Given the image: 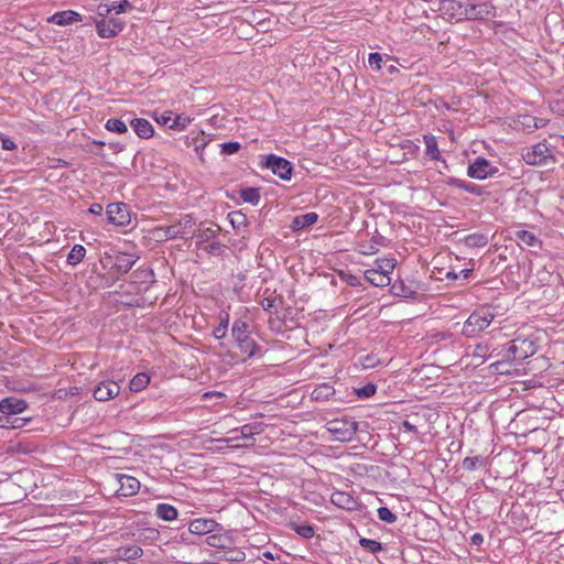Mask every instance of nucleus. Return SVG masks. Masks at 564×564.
I'll list each match as a JSON object with an SVG mask.
<instances>
[{"instance_id":"obj_2","label":"nucleus","mask_w":564,"mask_h":564,"mask_svg":"<svg viewBox=\"0 0 564 564\" xmlns=\"http://www.w3.org/2000/svg\"><path fill=\"white\" fill-rule=\"evenodd\" d=\"M231 336L239 350L251 358L260 355L261 347L250 337L249 324L240 318L236 319L231 327Z\"/></svg>"},{"instance_id":"obj_19","label":"nucleus","mask_w":564,"mask_h":564,"mask_svg":"<svg viewBox=\"0 0 564 564\" xmlns=\"http://www.w3.org/2000/svg\"><path fill=\"white\" fill-rule=\"evenodd\" d=\"M130 126L139 138L149 139L154 133L151 122L143 118H135L130 121Z\"/></svg>"},{"instance_id":"obj_49","label":"nucleus","mask_w":564,"mask_h":564,"mask_svg":"<svg viewBox=\"0 0 564 564\" xmlns=\"http://www.w3.org/2000/svg\"><path fill=\"white\" fill-rule=\"evenodd\" d=\"M140 536L144 541L155 542L160 538V531L154 528H145L141 531Z\"/></svg>"},{"instance_id":"obj_40","label":"nucleus","mask_w":564,"mask_h":564,"mask_svg":"<svg viewBox=\"0 0 564 564\" xmlns=\"http://www.w3.org/2000/svg\"><path fill=\"white\" fill-rule=\"evenodd\" d=\"M495 349L490 351V347L487 344H477L473 351V357L484 361L487 358H492Z\"/></svg>"},{"instance_id":"obj_14","label":"nucleus","mask_w":564,"mask_h":564,"mask_svg":"<svg viewBox=\"0 0 564 564\" xmlns=\"http://www.w3.org/2000/svg\"><path fill=\"white\" fill-rule=\"evenodd\" d=\"M120 393V386L112 380H105L98 383L94 389V398L97 401L106 402Z\"/></svg>"},{"instance_id":"obj_58","label":"nucleus","mask_w":564,"mask_h":564,"mask_svg":"<svg viewBox=\"0 0 564 564\" xmlns=\"http://www.w3.org/2000/svg\"><path fill=\"white\" fill-rule=\"evenodd\" d=\"M527 119L533 122L532 127L534 129H540V128H543L545 126V120L544 119L533 118V117H529V116H527Z\"/></svg>"},{"instance_id":"obj_52","label":"nucleus","mask_w":564,"mask_h":564,"mask_svg":"<svg viewBox=\"0 0 564 564\" xmlns=\"http://www.w3.org/2000/svg\"><path fill=\"white\" fill-rule=\"evenodd\" d=\"M188 123H189V118L176 116L173 119V122L170 124V128H177L180 130H183L187 127Z\"/></svg>"},{"instance_id":"obj_17","label":"nucleus","mask_w":564,"mask_h":564,"mask_svg":"<svg viewBox=\"0 0 564 564\" xmlns=\"http://www.w3.org/2000/svg\"><path fill=\"white\" fill-rule=\"evenodd\" d=\"M118 481L120 484L119 491L124 497L135 495L140 489V481L132 476L119 475Z\"/></svg>"},{"instance_id":"obj_27","label":"nucleus","mask_w":564,"mask_h":564,"mask_svg":"<svg viewBox=\"0 0 564 564\" xmlns=\"http://www.w3.org/2000/svg\"><path fill=\"white\" fill-rule=\"evenodd\" d=\"M219 560L241 563L246 560V553L242 550L231 545L223 551V553L219 555Z\"/></svg>"},{"instance_id":"obj_15","label":"nucleus","mask_w":564,"mask_h":564,"mask_svg":"<svg viewBox=\"0 0 564 564\" xmlns=\"http://www.w3.org/2000/svg\"><path fill=\"white\" fill-rule=\"evenodd\" d=\"M220 524L214 519L197 518L188 523V532L194 535H204L216 532Z\"/></svg>"},{"instance_id":"obj_28","label":"nucleus","mask_w":564,"mask_h":564,"mask_svg":"<svg viewBox=\"0 0 564 564\" xmlns=\"http://www.w3.org/2000/svg\"><path fill=\"white\" fill-rule=\"evenodd\" d=\"M240 197L245 203L257 206L260 202V189L258 187H246L240 189Z\"/></svg>"},{"instance_id":"obj_54","label":"nucleus","mask_w":564,"mask_h":564,"mask_svg":"<svg viewBox=\"0 0 564 564\" xmlns=\"http://www.w3.org/2000/svg\"><path fill=\"white\" fill-rule=\"evenodd\" d=\"M341 279L344 281H346L351 286L360 285L359 278L354 274H350V273L341 274Z\"/></svg>"},{"instance_id":"obj_43","label":"nucleus","mask_w":564,"mask_h":564,"mask_svg":"<svg viewBox=\"0 0 564 564\" xmlns=\"http://www.w3.org/2000/svg\"><path fill=\"white\" fill-rule=\"evenodd\" d=\"M31 419H18L15 421H7V416L0 413V427L2 429H21Z\"/></svg>"},{"instance_id":"obj_53","label":"nucleus","mask_w":564,"mask_h":564,"mask_svg":"<svg viewBox=\"0 0 564 564\" xmlns=\"http://www.w3.org/2000/svg\"><path fill=\"white\" fill-rule=\"evenodd\" d=\"M0 141L3 150L13 151L17 149V143L10 137L2 135Z\"/></svg>"},{"instance_id":"obj_30","label":"nucleus","mask_w":564,"mask_h":564,"mask_svg":"<svg viewBox=\"0 0 564 564\" xmlns=\"http://www.w3.org/2000/svg\"><path fill=\"white\" fill-rule=\"evenodd\" d=\"M216 227V229L213 227L195 229L192 232V237L198 238V245H200L202 242L208 241L217 236V232L220 230V228L218 226Z\"/></svg>"},{"instance_id":"obj_9","label":"nucleus","mask_w":564,"mask_h":564,"mask_svg":"<svg viewBox=\"0 0 564 564\" xmlns=\"http://www.w3.org/2000/svg\"><path fill=\"white\" fill-rule=\"evenodd\" d=\"M28 409V402L18 397H6L0 400V413L7 416V421H15V415L23 413Z\"/></svg>"},{"instance_id":"obj_37","label":"nucleus","mask_w":564,"mask_h":564,"mask_svg":"<svg viewBox=\"0 0 564 564\" xmlns=\"http://www.w3.org/2000/svg\"><path fill=\"white\" fill-rule=\"evenodd\" d=\"M228 220L235 229H240L247 226V216L239 210L229 213Z\"/></svg>"},{"instance_id":"obj_62","label":"nucleus","mask_w":564,"mask_h":564,"mask_svg":"<svg viewBox=\"0 0 564 564\" xmlns=\"http://www.w3.org/2000/svg\"><path fill=\"white\" fill-rule=\"evenodd\" d=\"M138 275L144 278V279H148V278H151L153 279L154 278V272L153 270L151 269H145V270H139L135 272Z\"/></svg>"},{"instance_id":"obj_13","label":"nucleus","mask_w":564,"mask_h":564,"mask_svg":"<svg viewBox=\"0 0 564 564\" xmlns=\"http://www.w3.org/2000/svg\"><path fill=\"white\" fill-rule=\"evenodd\" d=\"M106 258L111 261V269L121 274L128 273L139 259L138 256L126 252H116L112 256L107 254Z\"/></svg>"},{"instance_id":"obj_59","label":"nucleus","mask_w":564,"mask_h":564,"mask_svg":"<svg viewBox=\"0 0 564 564\" xmlns=\"http://www.w3.org/2000/svg\"><path fill=\"white\" fill-rule=\"evenodd\" d=\"M104 208L101 204L94 203L90 205L88 212L94 215H101Z\"/></svg>"},{"instance_id":"obj_5","label":"nucleus","mask_w":564,"mask_h":564,"mask_svg":"<svg viewBox=\"0 0 564 564\" xmlns=\"http://www.w3.org/2000/svg\"><path fill=\"white\" fill-rule=\"evenodd\" d=\"M262 166L270 170L283 181H289L292 177L293 166L291 162L275 154L265 155Z\"/></svg>"},{"instance_id":"obj_3","label":"nucleus","mask_w":564,"mask_h":564,"mask_svg":"<svg viewBox=\"0 0 564 564\" xmlns=\"http://www.w3.org/2000/svg\"><path fill=\"white\" fill-rule=\"evenodd\" d=\"M195 225L194 217L192 215H184L178 223L170 226L156 227L153 232L154 236L160 240H171L175 238L186 239V235Z\"/></svg>"},{"instance_id":"obj_55","label":"nucleus","mask_w":564,"mask_h":564,"mask_svg":"<svg viewBox=\"0 0 564 564\" xmlns=\"http://www.w3.org/2000/svg\"><path fill=\"white\" fill-rule=\"evenodd\" d=\"M113 11L112 9V4L111 6H108V4H99L98 6V15L101 17L102 19H106V17L111 12Z\"/></svg>"},{"instance_id":"obj_29","label":"nucleus","mask_w":564,"mask_h":564,"mask_svg":"<svg viewBox=\"0 0 564 564\" xmlns=\"http://www.w3.org/2000/svg\"><path fill=\"white\" fill-rule=\"evenodd\" d=\"M464 242L469 248H482L488 243V237L485 234H470L465 237Z\"/></svg>"},{"instance_id":"obj_34","label":"nucleus","mask_w":564,"mask_h":564,"mask_svg":"<svg viewBox=\"0 0 564 564\" xmlns=\"http://www.w3.org/2000/svg\"><path fill=\"white\" fill-rule=\"evenodd\" d=\"M485 465H486V458L480 455L473 456V457H466L462 462V467L468 471L476 470L478 468L484 467Z\"/></svg>"},{"instance_id":"obj_56","label":"nucleus","mask_w":564,"mask_h":564,"mask_svg":"<svg viewBox=\"0 0 564 564\" xmlns=\"http://www.w3.org/2000/svg\"><path fill=\"white\" fill-rule=\"evenodd\" d=\"M245 425L247 427H249L254 435L263 432V423H261V422H254V423H249V424H245Z\"/></svg>"},{"instance_id":"obj_16","label":"nucleus","mask_w":564,"mask_h":564,"mask_svg":"<svg viewBox=\"0 0 564 564\" xmlns=\"http://www.w3.org/2000/svg\"><path fill=\"white\" fill-rule=\"evenodd\" d=\"M82 20V15L73 10L59 11L48 18V22H53L61 26L72 24L74 22H80Z\"/></svg>"},{"instance_id":"obj_6","label":"nucleus","mask_w":564,"mask_h":564,"mask_svg":"<svg viewBox=\"0 0 564 564\" xmlns=\"http://www.w3.org/2000/svg\"><path fill=\"white\" fill-rule=\"evenodd\" d=\"M458 9L469 20H488L495 17V7L488 2L459 3Z\"/></svg>"},{"instance_id":"obj_61","label":"nucleus","mask_w":564,"mask_h":564,"mask_svg":"<svg viewBox=\"0 0 564 564\" xmlns=\"http://www.w3.org/2000/svg\"><path fill=\"white\" fill-rule=\"evenodd\" d=\"M402 427H403L405 431H408V432H412V433H415V434H417V433H419V431H417L416 426H415V425H413V424H412L411 422H409V421H403V422H402Z\"/></svg>"},{"instance_id":"obj_11","label":"nucleus","mask_w":564,"mask_h":564,"mask_svg":"<svg viewBox=\"0 0 564 564\" xmlns=\"http://www.w3.org/2000/svg\"><path fill=\"white\" fill-rule=\"evenodd\" d=\"M124 26V22L120 19H101L96 21L97 34L102 39H111L118 35Z\"/></svg>"},{"instance_id":"obj_47","label":"nucleus","mask_w":564,"mask_h":564,"mask_svg":"<svg viewBox=\"0 0 564 564\" xmlns=\"http://www.w3.org/2000/svg\"><path fill=\"white\" fill-rule=\"evenodd\" d=\"M204 250L213 256H223L226 250V246L219 241H214L204 247Z\"/></svg>"},{"instance_id":"obj_4","label":"nucleus","mask_w":564,"mask_h":564,"mask_svg":"<svg viewBox=\"0 0 564 564\" xmlns=\"http://www.w3.org/2000/svg\"><path fill=\"white\" fill-rule=\"evenodd\" d=\"M506 358L508 360H524L535 352V344L529 338L518 336L507 344Z\"/></svg>"},{"instance_id":"obj_39","label":"nucleus","mask_w":564,"mask_h":564,"mask_svg":"<svg viewBox=\"0 0 564 564\" xmlns=\"http://www.w3.org/2000/svg\"><path fill=\"white\" fill-rule=\"evenodd\" d=\"M228 324H229V314H227V313H225L224 315L220 314V323L213 332V335L216 339H223L226 337L227 330H228Z\"/></svg>"},{"instance_id":"obj_1","label":"nucleus","mask_w":564,"mask_h":564,"mask_svg":"<svg viewBox=\"0 0 564 564\" xmlns=\"http://www.w3.org/2000/svg\"><path fill=\"white\" fill-rule=\"evenodd\" d=\"M495 317L496 313L492 307L481 306L475 310L465 321L462 334L467 338H474L489 327Z\"/></svg>"},{"instance_id":"obj_57","label":"nucleus","mask_w":564,"mask_h":564,"mask_svg":"<svg viewBox=\"0 0 564 564\" xmlns=\"http://www.w3.org/2000/svg\"><path fill=\"white\" fill-rule=\"evenodd\" d=\"M254 436V434L252 433V431L247 427L246 425H242L241 429H240V437L242 440H252Z\"/></svg>"},{"instance_id":"obj_36","label":"nucleus","mask_w":564,"mask_h":564,"mask_svg":"<svg viewBox=\"0 0 564 564\" xmlns=\"http://www.w3.org/2000/svg\"><path fill=\"white\" fill-rule=\"evenodd\" d=\"M395 267V260L392 258H384L379 259L376 261V268L379 273H384L386 275L390 276V273H392L393 269Z\"/></svg>"},{"instance_id":"obj_64","label":"nucleus","mask_w":564,"mask_h":564,"mask_svg":"<svg viewBox=\"0 0 564 564\" xmlns=\"http://www.w3.org/2000/svg\"><path fill=\"white\" fill-rule=\"evenodd\" d=\"M473 270L471 269H463L458 272V278H462L464 280H467L471 276Z\"/></svg>"},{"instance_id":"obj_26","label":"nucleus","mask_w":564,"mask_h":564,"mask_svg":"<svg viewBox=\"0 0 564 564\" xmlns=\"http://www.w3.org/2000/svg\"><path fill=\"white\" fill-rule=\"evenodd\" d=\"M318 219V215L316 213H306V214H303V215H299L296 217H294L293 221H292V228L293 230H300V229H304V228H307L310 226H312L313 224H315Z\"/></svg>"},{"instance_id":"obj_25","label":"nucleus","mask_w":564,"mask_h":564,"mask_svg":"<svg viewBox=\"0 0 564 564\" xmlns=\"http://www.w3.org/2000/svg\"><path fill=\"white\" fill-rule=\"evenodd\" d=\"M335 394V389L327 382L318 384L311 393L314 401L323 402L329 400Z\"/></svg>"},{"instance_id":"obj_23","label":"nucleus","mask_w":564,"mask_h":564,"mask_svg":"<svg viewBox=\"0 0 564 564\" xmlns=\"http://www.w3.org/2000/svg\"><path fill=\"white\" fill-rule=\"evenodd\" d=\"M365 279L375 286H387L390 284V276L379 273L377 269H368L364 273Z\"/></svg>"},{"instance_id":"obj_60","label":"nucleus","mask_w":564,"mask_h":564,"mask_svg":"<svg viewBox=\"0 0 564 564\" xmlns=\"http://www.w3.org/2000/svg\"><path fill=\"white\" fill-rule=\"evenodd\" d=\"M52 162L53 164L51 166L53 169L67 167L69 165V163L63 159H53Z\"/></svg>"},{"instance_id":"obj_46","label":"nucleus","mask_w":564,"mask_h":564,"mask_svg":"<svg viewBox=\"0 0 564 564\" xmlns=\"http://www.w3.org/2000/svg\"><path fill=\"white\" fill-rule=\"evenodd\" d=\"M377 391V386L373 383H367L364 387L355 389V393L360 399H367L372 397Z\"/></svg>"},{"instance_id":"obj_51","label":"nucleus","mask_w":564,"mask_h":564,"mask_svg":"<svg viewBox=\"0 0 564 564\" xmlns=\"http://www.w3.org/2000/svg\"><path fill=\"white\" fill-rule=\"evenodd\" d=\"M132 8V4L128 0H122L120 2L112 3V9L117 14L123 13L128 10H131Z\"/></svg>"},{"instance_id":"obj_12","label":"nucleus","mask_w":564,"mask_h":564,"mask_svg":"<svg viewBox=\"0 0 564 564\" xmlns=\"http://www.w3.org/2000/svg\"><path fill=\"white\" fill-rule=\"evenodd\" d=\"M551 156V151L545 143H536L522 153V158L527 164L541 165L544 164L547 158Z\"/></svg>"},{"instance_id":"obj_38","label":"nucleus","mask_w":564,"mask_h":564,"mask_svg":"<svg viewBox=\"0 0 564 564\" xmlns=\"http://www.w3.org/2000/svg\"><path fill=\"white\" fill-rule=\"evenodd\" d=\"M105 128L108 131L116 132V133H126L128 131L126 122L118 118L108 119L105 124Z\"/></svg>"},{"instance_id":"obj_44","label":"nucleus","mask_w":564,"mask_h":564,"mask_svg":"<svg viewBox=\"0 0 564 564\" xmlns=\"http://www.w3.org/2000/svg\"><path fill=\"white\" fill-rule=\"evenodd\" d=\"M392 289L394 293L399 296L403 297H414L416 292L412 290L410 286H406L403 281H400L399 283H394L392 285Z\"/></svg>"},{"instance_id":"obj_21","label":"nucleus","mask_w":564,"mask_h":564,"mask_svg":"<svg viewBox=\"0 0 564 564\" xmlns=\"http://www.w3.org/2000/svg\"><path fill=\"white\" fill-rule=\"evenodd\" d=\"M448 184L453 187L463 189V191L470 193L473 195H476V196H482L486 193V191L482 186H479L474 183H469V182H466V181H463L459 178L453 177L449 180Z\"/></svg>"},{"instance_id":"obj_8","label":"nucleus","mask_w":564,"mask_h":564,"mask_svg":"<svg viewBox=\"0 0 564 564\" xmlns=\"http://www.w3.org/2000/svg\"><path fill=\"white\" fill-rule=\"evenodd\" d=\"M358 423L352 420H332L328 422V431L333 433L337 440L345 442L350 441L357 432Z\"/></svg>"},{"instance_id":"obj_7","label":"nucleus","mask_w":564,"mask_h":564,"mask_svg":"<svg viewBox=\"0 0 564 564\" xmlns=\"http://www.w3.org/2000/svg\"><path fill=\"white\" fill-rule=\"evenodd\" d=\"M498 167L492 165L487 159L478 156L467 167V175L475 180H486L498 173Z\"/></svg>"},{"instance_id":"obj_63","label":"nucleus","mask_w":564,"mask_h":564,"mask_svg":"<svg viewBox=\"0 0 564 564\" xmlns=\"http://www.w3.org/2000/svg\"><path fill=\"white\" fill-rule=\"evenodd\" d=\"M484 542V536L480 533H474L471 535V543L475 545H480Z\"/></svg>"},{"instance_id":"obj_24","label":"nucleus","mask_w":564,"mask_h":564,"mask_svg":"<svg viewBox=\"0 0 564 564\" xmlns=\"http://www.w3.org/2000/svg\"><path fill=\"white\" fill-rule=\"evenodd\" d=\"M155 516L164 521H173L178 517L177 509L169 503H158L155 508Z\"/></svg>"},{"instance_id":"obj_33","label":"nucleus","mask_w":564,"mask_h":564,"mask_svg":"<svg viewBox=\"0 0 564 564\" xmlns=\"http://www.w3.org/2000/svg\"><path fill=\"white\" fill-rule=\"evenodd\" d=\"M150 383V377L144 372L137 373L130 381V390L139 392Z\"/></svg>"},{"instance_id":"obj_31","label":"nucleus","mask_w":564,"mask_h":564,"mask_svg":"<svg viewBox=\"0 0 564 564\" xmlns=\"http://www.w3.org/2000/svg\"><path fill=\"white\" fill-rule=\"evenodd\" d=\"M86 256V248L82 245H75L67 256V263L69 265H77L83 261Z\"/></svg>"},{"instance_id":"obj_48","label":"nucleus","mask_w":564,"mask_h":564,"mask_svg":"<svg viewBox=\"0 0 564 564\" xmlns=\"http://www.w3.org/2000/svg\"><path fill=\"white\" fill-rule=\"evenodd\" d=\"M221 153L226 155H231L237 153L241 149V143L238 141H229L220 144Z\"/></svg>"},{"instance_id":"obj_45","label":"nucleus","mask_w":564,"mask_h":564,"mask_svg":"<svg viewBox=\"0 0 564 564\" xmlns=\"http://www.w3.org/2000/svg\"><path fill=\"white\" fill-rule=\"evenodd\" d=\"M377 516L379 520L389 524L397 521V516L388 507H379L377 510Z\"/></svg>"},{"instance_id":"obj_10","label":"nucleus","mask_w":564,"mask_h":564,"mask_svg":"<svg viewBox=\"0 0 564 564\" xmlns=\"http://www.w3.org/2000/svg\"><path fill=\"white\" fill-rule=\"evenodd\" d=\"M108 223L124 227L131 221L129 207L124 203H111L106 208Z\"/></svg>"},{"instance_id":"obj_35","label":"nucleus","mask_w":564,"mask_h":564,"mask_svg":"<svg viewBox=\"0 0 564 564\" xmlns=\"http://www.w3.org/2000/svg\"><path fill=\"white\" fill-rule=\"evenodd\" d=\"M332 502L340 508L350 509L354 500L348 494L337 491L332 495Z\"/></svg>"},{"instance_id":"obj_41","label":"nucleus","mask_w":564,"mask_h":564,"mask_svg":"<svg viewBox=\"0 0 564 564\" xmlns=\"http://www.w3.org/2000/svg\"><path fill=\"white\" fill-rule=\"evenodd\" d=\"M359 544L361 547H364L366 551H368L371 554H376L383 550V546L379 541L367 539V538H360Z\"/></svg>"},{"instance_id":"obj_42","label":"nucleus","mask_w":564,"mask_h":564,"mask_svg":"<svg viewBox=\"0 0 564 564\" xmlns=\"http://www.w3.org/2000/svg\"><path fill=\"white\" fill-rule=\"evenodd\" d=\"M290 527L294 532L304 539H311L315 533L314 528L311 524H300L292 522Z\"/></svg>"},{"instance_id":"obj_32","label":"nucleus","mask_w":564,"mask_h":564,"mask_svg":"<svg viewBox=\"0 0 564 564\" xmlns=\"http://www.w3.org/2000/svg\"><path fill=\"white\" fill-rule=\"evenodd\" d=\"M118 556L123 560H135L142 556L143 551L138 545H131L126 547H120L117 550Z\"/></svg>"},{"instance_id":"obj_22","label":"nucleus","mask_w":564,"mask_h":564,"mask_svg":"<svg viewBox=\"0 0 564 564\" xmlns=\"http://www.w3.org/2000/svg\"><path fill=\"white\" fill-rule=\"evenodd\" d=\"M423 141L425 143V156L432 161L441 160V152L438 150L437 140L433 134H424Z\"/></svg>"},{"instance_id":"obj_18","label":"nucleus","mask_w":564,"mask_h":564,"mask_svg":"<svg viewBox=\"0 0 564 564\" xmlns=\"http://www.w3.org/2000/svg\"><path fill=\"white\" fill-rule=\"evenodd\" d=\"M221 527L216 532H213L212 535H208L206 543L209 546L225 550L234 544V539L227 533H219Z\"/></svg>"},{"instance_id":"obj_50","label":"nucleus","mask_w":564,"mask_h":564,"mask_svg":"<svg viewBox=\"0 0 564 564\" xmlns=\"http://www.w3.org/2000/svg\"><path fill=\"white\" fill-rule=\"evenodd\" d=\"M368 62H369L370 67H372L375 70H380L381 63H382V56L378 52L370 53Z\"/></svg>"},{"instance_id":"obj_20","label":"nucleus","mask_w":564,"mask_h":564,"mask_svg":"<svg viewBox=\"0 0 564 564\" xmlns=\"http://www.w3.org/2000/svg\"><path fill=\"white\" fill-rule=\"evenodd\" d=\"M516 239L521 248L523 247H536L541 249L542 242L541 240L529 230H518L516 232Z\"/></svg>"}]
</instances>
